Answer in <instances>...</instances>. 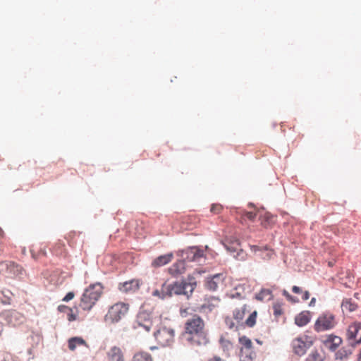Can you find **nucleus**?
<instances>
[{
    "label": "nucleus",
    "instance_id": "obj_21",
    "mask_svg": "<svg viewBox=\"0 0 361 361\" xmlns=\"http://www.w3.org/2000/svg\"><path fill=\"white\" fill-rule=\"evenodd\" d=\"M173 255L172 253L160 255V256L157 257V258H155L152 261V266L153 267H159L164 266V265L169 264V262H171V260L173 259Z\"/></svg>",
    "mask_w": 361,
    "mask_h": 361
},
{
    "label": "nucleus",
    "instance_id": "obj_31",
    "mask_svg": "<svg viewBox=\"0 0 361 361\" xmlns=\"http://www.w3.org/2000/svg\"><path fill=\"white\" fill-rule=\"evenodd\" d=\"M11 293H7L4 291H0V303L3 305H10L11 302V297L10 296Z\"/></svg>",
    "mask_w": 361,
    "mask_h": 361
},
{
    "label": "nucleus",
    "instance_id": "obj_11",
    "mask_svg": "<svg viewBox=\"0 0 361 361\" xmlns=\"http://www.w3.org/2000/svg\"><path fill=\"white\" fill-rule=\"evenodd\" d=\"M346 336L350 344L361 342V323L354 322L348 326Z\"/></svg>",
    "mask_w": 361,
    "mask_h": 361
},
{
    "label": "nucleus",
    "instance_id": "obj_16",
    "mask_svg": "<svg viewBox=\"0 0 361 361\" xmlns=\"http://www.w3.org/2000/svg\"><path fill=\"white\" fill-rule=\"evenodd\" d=\"M250 248L254 253L258 255L264 259H269L274 255L273 250L268 248L267 246L259 247L257 245H251Z\"/></svg>",
    "mask_w": 361,
    "mask_h": 361
},
{
    "label": "nucleus",
    "instance_id": "obj_15",
    "mask_svg": "<svg viewBox=\"0 0 361 361\" xmlns=\"http://www.w3.org/2000/svg\"><path fill=\"white\" fill-rule=\"evenodd\" d=\"M107 361H125L124 354L121 348L111 347L106 353Z\"/></svg>",
    "mask_w": 361,
    "mask_h": 361
},
{
    "label": "nucleus",
    "instance_id": "obj_24",
    "mask_svg": "<svg viewBox=\"0 0 361 361\" xmlns=\"http://www.w3.org/2000/svg\"><path fill=\"white\" fill-rule=\"evenodd\" d=\"M357 305L351 298H345L341 303V309L343 313L354 312L357 308Z\"/></svg>",
    "mask_w": 361,
    "mask_h": 361
},
{
    "label": "nucleus",
    "instance_id": "obj_26",
    "mask_svg": "<svg viewBox=\"0 0 361 361\" xmlns=\"http://www.w3.org/2000/svg\"><path fill=\"white\" fill-rule=\"evenodd\" d=\"M324 355L319 352L317 350H312L307 357H306V361H324Z\"/></svg>",
    "mask_w": 361,
    "mask_h": 361
},
{
    "label": "nucleus",
    "instance_id": "obj_51",
    "mask_svg": "<svg viewBox=\"0 0 361 361\" xmlns=\"http://www.w3.org/2000/svg\"><path fill=\"white\" fill-rule=\"evenodd\" d=\"M1 253H2V250H1V248L0 247V255H1Z\"/></svg>",
    "mask_w": 361,
    "mask_h": 361
},
{
    "label": "nucleus",
    "instance_id": "obj_25",
    "mask_svg": "<svg viewBox=\"0 0 361 361\" xmlns=\"http://www.w3.org/2000/svg\"><path fill=\"white\" fill-rule=\"evenodd\" d=\"M130 361H153L152 355L145 351L136 352Z\"/></svg>",
    "mask_w": 361,
    "mask_h": 361
},
{
    "label": "nucleus",
    "instance_id": "obj_2",
    "mask_svg": "<svg viewBox=\"0 0 361 361\" xmlns=\"http://www.w3.org/2000/svg\"><path fill=\"white\" fill-rule=\"evenodd\" d=\"M184 335L192 345H205L209 341L204 331V322L197 314L189 318L185 323Z\"/></svg>",
    "mask_w": 361,
    "mask_h": 361
},
{
    "label": "nucleus",
    "instance_id": "obj_45",
    "mask_svg": "<svg viewBox=\"0 0 361 361\" xmlns=\"http://www.w3.org/2000/svg\"><path fill=\"white\" fill-rule=\"evenodd\" d=\"M302 293V299L304 301H306L310 298V293L307 290H305Z\"/></svg>",
    "mask_w": 361,
    "mask_h": 361
},
{
    "label": "nucleus",
    "instance_id": "obj_49",
    "mask_svg": "<svg viewBox=\"0 0 361 361\" xmlns=\"http://www.w3.org/2000/svg\"><path fill=\"white\" fill-rule=\"evenodd\" d=\"M206 307H208V308L209 309V310H212L211 308H209V307H210V305H202L201 309H204V308H206Z\"/></svg>",
    "mask_w": 361,
    "mask_h": 361
},
{
    "label": "nucleus",
    "instance_id": "obj_46",
    "mask_svg": "<svg viewBox=\"0 0 361 361\" xmlns=\"http://www.w3.org/2000/svg\"><path fill=\"white\" fill-rule=\"evenodd\" d=\"M207 361H224V360L219 356H214V357L209 358Z\"/></svg>",
    "mask_w": 361,
    "mask_h": 361
},
{
    "label": "nucleus",
    "instance_id": "obj_36",
    "mask_svg": "<svg viewBox=\"0 0 361 361\" xmlns=\"http://www.w3.org/2000/svg\"><path fill=\"white\" fill-rule=\"evenodd\" d=\"M282 294L288 301L293 302H296L298 301V300H295L286 290H283Z\"/></svg>",
    "mask_w": 361,
    "mask_h": 361
},
{
    "label": "nucleus",
    "instance_id": "obj_17",
    "mask_svg": "<svg viewBox=\"0 0 361 361\" xmlns=\"http://www.w3.org/2000/svg\"><path fill=\"white\" fill-rule=\"evenodd\" d=\"M223 280L224 276L222 274H215L207 279L205 286L208 290L214 291L217 289L219 285L223 283Z\"/></svg>",
    "mask_w": 361,
    "mask_h": 361
},
{
    "label": "nucleus",
    "instance_id": "obj_30",
    "mask_svg": "<svg viewBox=\"0 0 361 361\" xmlns=\"http://www.w3.org/2000/svg\"><path fill=\"white\" fill-rule=\"evenodd\" d=\"M327 341L331 342V345L329 348L331 350H335L336 348L341 343L342 340L338 336H331Z\"/></svg>",
    "mask_w": 361,
    "mask_h": 361
},
{
    "label": "nucleus",
    "instance_id": "obj_48",
    "mask_svg": "<svg viewBox=\"0 0 361 361\" xmlns=\"http://www.w3.org/2000/svg\"><path fill=\"white\" fill-rule=\"evenodd\" d=\"M5 235L4 231L0 228V238H3Z\"/></svg>",
    "mask_w": 361,
    "mask_h": 361
},
{
    "label": "nucleus",
    "instance_id": "obj_42",
    "mask_svg": "<svg viewBox=\"0 0 361 361\" xmlns=\"http://www.w3.org/2000/svg\"><path fill=\"white\" fill-rule=\"evenodd\" d=\"M1 361H13L12 356L10 353H4Z\"/></svg>",
    "mask_w": 361,
    "mask_h": 361
},
{
    "label": "nucleus",
    "instance_id": "obj_19",
    "mask_svg": "<svg viewBox=\"0 0 361 361\" xmlns=\"http://www.w3.org/2000/svg\"><path fill=\"white\" fill-rule=\"evenodd\" d=\"M85 346L89 348L90 346L87 342L81 337H72L68 340V347L71 351H74L77 347Z\"/></svg>",
    "mask_w": 361,
    "mask_h": 361
},
{
    "label": "nucleus",
    "instance_id": "obj_1",
    "mask_svg": "<svg viewBox=\"0 0 361 361\" xmlns=\"http://www.w3.org/2000/svg\"><path fill=\"white\" fill-rule=\"evenodd\" d=\"M196 281L194 278H189L188 281H176L173 283H164L160 290H155L152 295L164 299L173 295H185L188 298L192 295L196 288Z\"/></svg>",
    "mask_w": 361,
    "mask_h": 361
},
{
    "label": "nucleus",
    "instance_id": "obj_29",
    "mask_svg": "<svg viewBox=\"0 0 361 361\" xmlns=\"http://www.w3.org/2000/svg\"><path fill=\"white\" fill-rule=\"evenodd\" d=\"M219 343L224 351L228 352L233 348V343L224 337L220 338Z\"/></svg>",
    "mask_w": 361,
    "mask_h": 361
},
{
    "label": "nucleus",
    "instance_id": "obj_50",
    "mask_svg": "<svg viewBox=\"0 0 361 361\" xmlns=\"http://www.w3.org/2000/svg\"><path fill=\"white\" fill-rule=\"evenodd\" d=\"M357 361H361V350L357 355Z\"/></svg>",
    "mask_w": 361,
    "mask_h": 361
},
{
    "label": "nucleus",
    "instance_id": "obj_14",
    "mask_svg": "<svg viewBox=\"0 0 361 361\" xmlns=\"http://www.w3.org/2000/svg\"><path fill=\"white\" fill-rule=\"evenodd\" d=\"M0 270L5 271L6 274L11 276H18L22 274V267L13 262L7 261L0 263Z\"/></svg>",
    "mask_w": 361,
    "mask_h": 361
},
{
    "label": "nucleus",
    "instance_id": "obj_3",
    "mask_svg": "<svg viewBox=\"0 0 361 361\" xmlns=\"http://www.w3.org/2000/svg\"><path fill=\"white\" fill-rule=\"evenodd\" d=\"M104 287L96 283L87 287L82 294L78 306L82 310L90 311L95 305L103 293Z\"/></svg>",
    "mask_w": 361,
    "mask_h": 361
},
{
    "label": "nucleus",
    "instance_id": "obj_28",
    "mask_svg": "<svg viewBox=\"0 0 361 361\" xmlns=\"http://www.w3.org/2000/svg\"><path fill=\"white\" fill-rule=\"evenodd\" d=\"M271 297V291L269 289H262L255 295V298L259 301L269 300Z\"/></svg>",
    "mask_w": 361,
    "mask_h": 361
},
{
    "label": "nucleus",
    "instance_id": "obj_5",
    "mask_svg": "<svg viewBox=\"0 0 361 361\" xmlns=\"http://www.w3.org/2000/svg\"><path fill=\"white\" fill-rule=\"evenodd\" d=\"M238 357L240 361H254L256 358V353L254 350L253 343L246 336L238 338Z\"/></svg>",
    "mask_w": 361,
    "mask_h": 361
},
{
    "label": "nucleus",
    "instance_id": "obj_41",
    "mask_svg": "<svg viewBox=\"0 0 361 361\" xmlns=\"http://www.w3.org/2000/svg\"><path fill=\"white\" fill-rule=\"evenodd\" d=\"M57 309L60 312H66V311H69L71 308L64 305H60L58 306Z\"/></svg>",
    "mask_w": 361,
    "mask_h": 361
},
{
    "label": "nucleus",
    "instance_id": "obj_32",
    "mask_svg": "<svg viewBox=\"0 0 361 361\" xmlns=\"http://www.w3.org/2000/svg\"><path fill=\"white\" fill-rule=\"evenodd\" d=\"M257 314V311H254L249 315L248 318L245 320V324L247 326L252 327L255 326L256 323Z\"/></svg>",
    "mask_w": 361,
    "mask_h": 361
},
{
    "label": "nucleus",
    "instance_id": "obj_9",
    "mask_svg": "<svg viewBox=\"0 0 361 361\" xmlns=\"http://www.w3.org/2000/svg\"><path fill=\"white\" fill-rule=\"evenodd\" d=\"M23 316L16 310H5L0 314V336L3 331L2 322L7 324L16 326L20 323Z\"/></svg>",
    "mask_w": 361,
    "mask_h": 361
},
{
    "label": "nucleus",
    "instance_id": "obj_10",
    "mask_svg": "<svg viewBox=\"0 0 361 361\" xmlns=\"http://www.w3.org/2000/svg\"><path fill=\"white\" fill-rule=\"evenodd\" d=\"M153 326L152 317L148 313L145 312L138 313L134 324L135 329H142L146 332H149Z\"/></svg>",
    "mask_w": 361,
    "mask_h": 361
},
{
    "label": "nucleus",
    "instance_id": "obj_34",
    "mask_svg": "<svg viewBox=\"0 0 361 361\" xmlns=\"http://www.w3.org/2000/svg\"><path fill=\"white\" fill-rule=\"evenodd\" d=\"M225 323H226V326L230 329L237 327L236 323L234 322L233 319L231 317H226Z\"/></svg>",
    "mask_w": 361,
    "mask_h": 361
},
{
    "label": "nucleus",
    "instance_id": "obj_37",
    "mask_svg": "<svg viewBox=\"0 0 361 361\" xmlns=\"http://www.w3.org/2000/svg\"><path fill=\"white\" fill-rule=\"evenodd\" d=\"M273 309H274V314L276 317H279L282 314V313H283L282 308L279 305H274L273 307Z\"/></svg>",
    "mask_w": 361,
    "mask_h": 361
},
{
    "label": "nucleus",
    "instance_id": "obj_33",
    "mask_svg": "<svg viewBox=\"0 0 361 361\" xmlns=\"http://www.w3.org/2000/svg\"><path fill=\"white\" fill-rule=\"evenodd\" d=\"M223 210V206L220 204L216 203L211 205L210 212L213 214H219Z\"/></svg>",
    "mask_w": 361,
    "mask_h": 361
},
{
    "label": "nucleus",
    "instance_id": "obj_40",
    "mask_svg": "<svg viewBox=\"0 0 361 361\" xmlns=\"http://www.w3.org/2000/svg\"><path fill=\"white\" fill-rule=\"evenodd\" d=\"M348 352L345 350H343V349H341L338 351L336 355H337V357L340 358V359H343V357H347L348 356Z\"/></svg>",
    "mask_w": 361,
    "mask_h": 361
},
{
    "label": "nucleus",
    "instance_id": "obj_23",
    "mask_svg": "<svg viewBox=\"0 0 361 361\" xmlns=\"http://www.w3.org/2000/svg\"><path fill=\"white\" fill-rule=\"evenodd\" d=\"M185 263L184 260H179L174 263L169 269V272L173 276H178L185 271Z\"/></svg>",
    "mask_w": 361,
    "mask_h": 361
},
{
    "label": "nucleus",
    "instance_id": "obj_7",
    "mask_svg": "<svg viewBox=\"0 0 361 361\" xmlns=\"http://www.w3.org/2000/svg\"><path fill=\"white\" fill-rule=\"evenodd\" d=\"M313 344V340L307 335L298 336L293 340L292 348L295 354L302 356Z\"/></svg>",
    "mask_w": 361,
    "mask_h": 361
},
{
    "label": "nucleus",
    "instance_id": "obj_18",
    "mask_svg": "<svg viewBox=\"0 0 361 361\" xmlns=\"http://www.w3.org/2000/svg\"><path fill=\"white\" fill-rule=\"evenodd\" d=\"M311 312L310 311H302L295 317V324L300 326L307 325L311 320Z\"/></svg>",
    "mask_w": 361,
    "mask_h": 361
},
{
    "label": "nucleus",
    "instance_id": "obj_8",
    "mask_svg": "<svg viewBox=\"0 0 361 361\" xmlns=\"http://www.w3.org/2000/svg\"><path fill=\"white\" fill-rule=\"evenodd\" d=\"M154 336L161 346H169L174 340V331L171 328L164 326L154 332Z\"/></svg>",
    "mask_w": 361,
    "mask_h": 361
},
{
    "label": "nucleus",
    "instance_id": "obj_22",
    "mask_svg": "<svg viewBox=\"0 0 361 361\" xmlns=\"http://www.w3.org/2000/svg\"><path fill=\"white\" fill-rule=\"evenodd\" d=\"M250 310L248 308L247 305H244L240 307L235 309L233 312V319L237 323L242 322L246 314L249 313Z\"/></svg>",
    "mask_w": 361,
    "mask_h": 361
},
{
    "label": "nucleus",
    "instance_id": "obj_39",
    "mask_svg": "<svg viewBox=\"0 0 361 361\" xmlns=\"http://www.w3.org/2000/svg\"><path fill=\"white\" fill-rule=\"evenodd\" d=\"M75 297V293L73 292H68L65 297L63 298V302H68L73 300Z\"/></svg>",
    "mask_w": 361,
    "mask_h": 361
},
{
    "label": "nucleus",
    "instance_id": "obj_47",
    "mask_svg": "<svg viewBox=\"0 0 361 361\" xmlns=\"http://www.w3.org/2000/svg\"><path fill=\"white\" fill-rule=\"evenodd\" d=\"M315 302H316V299L314 298H312L311 299L310 302L309 303V306H310V307L314 306Z\"/></svg>",
    "mask_w": 361,
    "mask_h": 361
},
{
    "label": "nucleus",
    "instance_id": "obj_4",
    "mask_svg": "<svg viewBox=\"0 0 361 361\" xmlns=\"http://www.w3.org/2000/svg\"><path fill=\"white\" fill-rule=\"evenodd\" d=\"M130 305L124 302H118L111 305L104 317L107 322L117 323L124 318L129 311Z\"/></svg>",
    "mask_w": 361,
    "mask_h": 361
},
{
    "label": "nucleus",
    "instance_id": "obj_12",
    "mask_svg": "<svg viewBox=\"0 0 361 361\" xmlns=\"http://www.w3.org/2000/svg\"><path fill=\"white\" fill-rule=\"evenodd\" d=\"M140 280L131 279L128 281L120 283L118 286V288L121 292L123 293H134L140 289Z\"/></svg>",
    "mask_w": 361,
    "mask_h": 361
},
{
    "label": "nucleus",
    "instance_id": "obj_38",
    "mask_svg": "<svg viewBox=\"0 0 361 361\" xmlns=\"http://www.w3.org/2000/svg\"><path fill=\"white\" fill-rule=\"evenodd\" d=\"M77 319V314L73 312V309H70L69 313L68 314V320L69 322H73Z\"/></svg>",
    "mask_w": 361,
    "mask_h": 361
},
{
    "label": "nucleus",
    "instance_id": "obj_27",
    "mask_svg": "<svg viewBox=\"0 0 361 361\" xmlns=\"http://www.w3.org/2000/svg\"><path fill=\"white\" fill-rule=\"evenodd\" d=\"M261 224L267 228L272 224L274 221V216L269 213H264L263 215L260 214Z\"/></svg>",
    "mask_w": 361,
    "mask_h": 361
},
{
    "label": "nucleus",
    "instance_id": "obj_13",
    "mask_svg": "<svg viewBox=\"0 0 361 361\" xmlns=\"http://www.w3.org/2000/svg\"><path fill=\"white\" fill-rule=\"evenodd\" d=\"M203 251L196 247H189L183 251L184 261L188 262H198L203 257Z\"/></svg>",
    "mask_w": 361,
    "mask_h": 361
},
{
    "label": "nucleus",
    "instance_id": "obj_35",
    "mask_svg": "<svg viewBox=\"0 0 361 361\" xmlns=\"http://www.w3.org/2000/svg\"><path fill=\"white\" fill-rule=\"evenodd\" d=\"M243 216L250 221H253L257 216V213L253 212H244Z\"/></svg>",
    "mask_w": 361,
    "mask_h": 361
},
{
    "label": "nucleus",
    "instance_id": "obj_20",
    "mask_svg": "<svg viewBox=\"0 0 361 361\" xmlns=\"http://www.w3.org/2000/svg\"><path fill=\"white\" fill-rule=\"evenodd\" d=\"M224 245L226 249L231 253L238 252L242 251L240 248V243L235 238H231L226 239Z\"/></svg>",
    "mask_w": 361,
    "mask_h": 361
},
{
    "label": "nucleus",
    "instance_id": "obj_44",
    "mask_svg": "<svg viewBox=\"0 0 361 361\" xmlns=\"http://www.w3.org/2000/svg\"><path fill=\"white\" fill-rule=\"evenodd\" d=\"M292 291L295 293V294H300L302 293V289L298 287V286H294L293 288H292Z\"/></svg>",
    "mask_w": 361,
    "mask_h": 361
},
{
    "label": "nucleus",
    "instance_id": "obj_43",
    "mask_svg": "<svg viewBox=\"0 0 361 361\" xmlns=\"http://www.w3.org/2000/svg\"><path fill=\"white\" fill-rule=\"evenodd\" d=\"M189 308H185V309H180V314L182 317H186L190 313H189Z\"/></svg>",
    "mask_w": 361,
    "mask_h": 361
},
{
    "label": "nucleus",
    "instance_id": "obj_6",
    "mask_svg": "<svg viewBox=\"0 0 361 361\" xmlns=\"http://www.w3.org/2000/svg\"><path fill=\"white\" fill-rule=\"evenodd\" d=\"M337 322L334 314L326 312L321 314L314 324V329L317 332L331 330L335 327Z\"/></svg>",
    "mask_w": 361,
    "mask_h": 361
}]
</instances>
